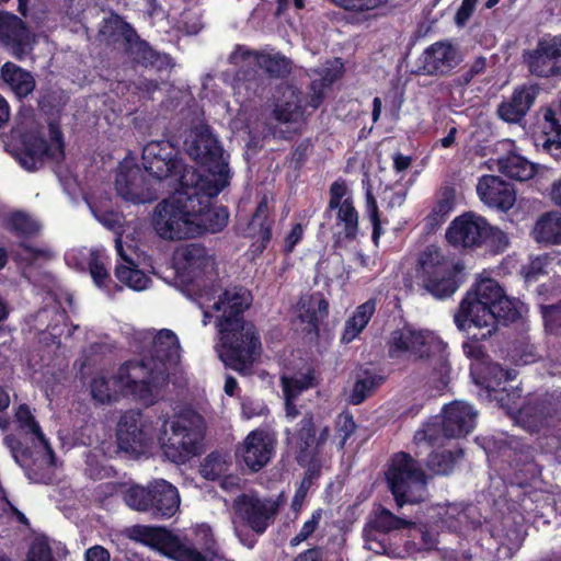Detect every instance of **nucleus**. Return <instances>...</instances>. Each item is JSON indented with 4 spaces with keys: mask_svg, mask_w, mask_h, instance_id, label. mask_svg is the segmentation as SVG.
Segmentation results:
<instances>
[{
    "mask_svg": "<svg viewBox=\"0 0 561 561\" xmlns=\"http://www.w3.org/2000/svg\"><path fill=\"white\" fill-rule=\"evenodd\" d=\"M115 190L124 201L134 204H145L153 198L149 183L138 165L119 164Z\"/></svg>",
    "mask_w": 561,
    "mask_h": 561,
    "instance_id": "obj_26",
    "label": "nucleus"
},
{
    "mask_svg": "<svg viewBox=\"0 0 561 561\" xmlns=\"http://www.w3.org/2000/svg\"><path fill=\"white\" fill-rule=\"evenodd\" d=\"M427 479L420 462L409 453L399 451L391 457L386 480L399 507L419 502L415 492L426 489Z\"/></svg>",
    "mask_w": 561,
    "mask_h": 561,
    "instance_id": "obj_13",
    "label": "nucleus"
},
{
    "mask_svg": "<svg viewBox=\"0 0 561 561\" xmlns=\"http://www.w3.org/2000/svg\"><path fill=\"white\" fill-rule=\"evenodd\" d=\"M26 561H55L51 548L45 538H36L31 543Z\"/></svg>",
    "mask_w": 561,
    "mask_h": 561,
    "instance_id": "obj_61",
    "label": "nucleus"
},
{
    "mask_svg": "<svg viewBox=\"0 0 561 561\" xmlns=\"http://www.w3.org/2000/svg\"><path fill=\"white\" fill-rule=\"evenodd\" d=\"M335 436L339 439L337 448L343 449L347 439L354 434L356 430V423L352 413L344 411L340 413L334 422Z\"/></svg>",
    "mask_w": 561,
    "mask_h": 561,
    "instance_id": "obj_56",
    "label": "nucleus"
},
{
    "mask_svg": "<svg viewBox=\"0 0 561 561\" xmlns=\"http://www.w3.org/2000/svg\"><path fill=\"white\" fill-rule=\"evenodd\" d=\"M180 342L176 334L170 329L160 330L153 339L150 350V358L144 357L149 367L167 371V364L174 363L179 358Z\"/></svg>",
    "mask_w": 561,
    "mask_h": 561,
    "instance_id": "obj_34",
    "label": "nucleus"
},
{
    "mask_svg": "<svg viewBox=\"0 0 561 561\" xmlns=\"http://www.w3.org/2000/svg\"><path fill=\"white\" fill-rule=\"evenodd\" d=\"M228 462L225 456L218 451L208 454L199 466L201 476L209 481H216L228 471Z\"/></svg>",
    "mask_w": 561,
    "mask_h": 561,
    "instance_id": "obj_52",
    "label": "nucleus"
},
{
    "mask_svg": "<svg viewBox=\"0 0 561 561\" xmlns=\"http://www.w3.org/2000/svg\"><path fill=\"white\" fill-rule=\"evenodd\" d=\"M274 225L275 218L271 214L267 198L264 196L257 203L245 228V237L252 241L248 253L253 260L260 257L271 243Z\"/></svg>",
    "mask_w": 561,
    "mask_h": 561,
    "instance_id": "obj_24",
    "label": "nucleus"
},
{
    "mask_svg": "<svg viewBox=\"0 0 561 561\" xmlns=\"http://www.w3.org/2000/svg\"><path fill=\"white\" fill-rule=\"evenodd\" d=\"M477 413L469 404L458 401L444 407L442 414L423 423L413 437L415 447L442 446L445 439L465 437L474 427Z\"/></svg>",
    "mask_w": 561,
    "mask_h": 561,
    "instance_id": "obj_8",
    "label": "nucleus"
},
{
    "mask_svg": "<svg viewBox=\"0 0 561 561\" xmlns=\"http://www.w3.org/2000/svg\"><path fill=\"white\" fill-rule=\"evenodd\" d=\"M486 68V59L482 56L477 57L469 67L463 70L456 79L458 85L466 87L479 75L483 73Z\"/></svg>",
    "mask_w": 561,
    "mask_h": 561,
    "instance_id": "obj_63",
    "label": "nucleus"
},
{
    "mask_svg": "<svg viewBox=\"0 0 561 561\" xmlns=\"http://www.w3.org/2000/svg\"><path fill=\"white\" fill-rule=\"evenodd\" d=\"M489 222L472 211L463 213L450 222L446 230V240L454 248L476 250L485 243Z\"/></svg>",
    "mask_w": 561,
    "mask_h": 561,
    "instance_id": "obj_21",
    "label": "nucleus"
},
{
    "mask_svg": "<svg viewBox=\"0 0 561 561\" xmlns=\"http://www.w3.org/2000/svg\"><path fill=\"white\" fill-rule=\"evenodd\" d=\"M336 225L343 226V238L348 242L357 239L359 232V215L354 205L352 196H347L343 201V205L335 208Z\"/></svg>",
    "mask_w": 561,
    "mask_h": 561,
    "instance_id": "obj_47",
    "label": "nucleus"
},
{
    "mask_svg": "<svg viewBox=\"0 0 561 561\" xmlns=\"http://www.w3.org/2000/svg\"><path fill=\"white\" fill-rule=\"evenodd\" d=\"M301 114V106L295 102L287 101L275 104L264 122L265 136L279 140H290L294 131L283 129L277 124L295 123Z\"/></svg>",
    "mask_w": 561,
    "mask_h": 561,
    "instance_id": "obj_33",
    "label": "nucleus"
},
{
    "mask_svg": "<svg viewBox=\"0 0 561 561\" xmlns=\"http://www.w3.org/2000/svg\"><path fill=\"white\" fill-rule=\"evenodd\" d=\"M151 438L150 424L140 410H127L121 415L116 428L117 446L121 451L131 458H138L146 453Z\"/></svg>",
    "mask_w": 561,
    "mask_h": 561,
    "instance_id": "obj_18",
    "label": "nucleus"
},
{
    "mask_svg": "<svg viewBox=\"0 0 561 561\" xmlns=\"http://www.w3.org/2000/svg\"><path fill=\"white\" fill-rule=\"evenodd\" d=\"M377 301L370 298L356 307L353 314L345 321L341 342L348 344L353 342L367 327L376 312Z\"/></svg>",
    "mask_w": 561,
    "mask_h": 561,
    "instance_id": "obj_39",
    "label": "nucleus"
},
{
    "mask_svg": "<svg viewBox=\"0 0 561 561\" xmlns=\"http://www.w3.org/2000/svg\"><path fill=\"white\" fill-rule=\"evenodd\" d=\"M273 449L270 436L264 431L254 430L248 434L243 445L237 449L236 456L240 459L243 468L251 472H257L270 462Z\"/></svg>",
    "mask_w": 561,
    "mask_h": 561,
    "instance_id": "obj_27",
    "label": "nucleus"
},
{
    "mask_svg": "<svg viewBox=\"0 0 561 561\" xmlns=\"http://www.w3.org/2000/svg\"><path fill=\"white\" fill-rule=\"evenodd\" d=\"M115 383L147 405L156 403L169 375L163 369L151 368L146 359L127 360L118 368Z\"/></svg>",
    "mask_w": 561,
    "mask_h": 561,
    "instance_id": "obj_14",
    "label": "nucleus"
},
{
    "mask_svg": "<svg viewBox=\"0 0 561 561\" xmlns=\"http://www.w3.org/2000/svg\"><path fill=\"white\" fill-rule=\"evenodd\" d=\"M560 412V402L551 396H545L529 401L520 409L519 414L529 428L539 432L553 425L559 420Z\"/></svg>",
    "mask_w": 561,
    "mask_h": 561,
    "instance_id": "obj_30",
    "label": "nucleus"
},
{
    "mask_svg": "<svg viewBox=\"0 0 561 561\" xmlns=\"http://www.w3.org/2000/svg\"><path fill=\"white\" fill-rule=\"evenodd\" d=\"M322 516V510L318 508L312 512L311 517L306 520L299 533L289 541L290 547H297L302 541H306L318 528Z\"/></svg>",
    "mask_w": 561,
    "mask_h": 561,
    "instance_id": "obj_60",
    "label": "nucleus"
},
{
    "mask_svg": "<svg viewBox=\"0 0 561 561\" xmlns=\"http://www.w3.org/2000/svg\"><path fill=\"white\" fill-rule=\"evenodd\" d=\"M206 425L195 411H184L163 422L159 437L165 457L185 465L205 451Z\"/></svg>",
    "mask_w": 561,
    "mask_h": 561,
    "instance_id": "obj_6",
    "label": "nucleus"
},
{
    "mask_svg": "<svg viewBox=\"0 0 561 561\" xmlns=\"http://www.w3.org/2000/svg\"><path fill=\"white\" fill-rule=\"evenodd\" d=\"M91 394L94 400L101 403H110L115 399V394L111 389L110 380L103 376L92 379Z\"/></svg>",
    "mask_w": 561,
    "mask_h": 561,
    "instance_id": "obj_62",
    "label": "nucleus"
},
{
    "mask_svg": "<svg viewBox=\"0 0 561 561\" xmlns=\"http://www.w3.org/2000/svg\"><path fill=\"white\" fill-rule=\"evenodd\" d=\"M124 501L131 510L156 519L174 516L181 502L176 486L164 479L153 480L147 486L131 485L126 490Z\"/></svg>",
    "mask_w": 561,
    "mask_h": 561,
    "instance_id": "obj_11",
    "label": "nucleus"
},
{
    "mask_svg": "<svg viewBox=\"0 0 561 561\" xmlns=\"http://www.w3.org/2000/svg\"><path fill=\"white\" fill-rule=\"evenodd\" d=\"M484 450L488 460L503 471L504 479L511 486H517L522 491V496L518 494L516 502L522 522L510 515L502 522V536L512 545L519 546L525 538L524 523L539 515L538 492L525 490L541 474V467L536 461L538 450L519 439H489Z\"/></svg>",
    "mask_w": 561,
    "mask_h": 561,
    "instance_id": "obj_2",
    "label": "nucleus"
},
{
    "mask_svg": "<svg viewBox=\"0 0 561 561\" xmlns=\"http://www.w3.org/2000/svg\"><path fill=\"white\" fill-rule=\"evenodd\" d=\"M307 229V224L295 222L290 230L285 233L282 244V253L286 256L294 253L296 247L301 243Z\"/></svg>",
    "mask_w": 561,
    "mask_h": 561,
    "instance_id": "obj_59",
    "label": "nucleus"
},
{
    "mask_svg": "<svg viewBox=\"0 0 561 561\" xmlns=\"http://www.w3.org/2000/svg\"><path fill=\"white\" fill-rule=\"evenodd\" d=\"M179 275L188 284L204 291L208 299L215 298L219 291L216 262L213 254L201 243H186L179 247L173 255Z\"/></svg>",
    "mask_w": 561,
    "mask_h": 561,
    "instance_id": "obj_10",
    "label": "nucleus"
},
{
    "mask_svg": "<svg viewBox=\"0 0 561 561\" xmlns=\"http://www.w3.org/2000/svg\"><path fill=\"white\" fill-rule=\"evenodd\" d=\"M115 249L121 259L115 266V277L134 290H144L150 282L149 277L138 267L135 261L125 253L122 237L115 239Z\"/></svg>",
    "mask_w": 561,
    "mask_h": 561,
    "instance_id": "obj_36",
    "label": "nucleus"
},
{
    "mask_svg": "<svg viewBox=\"0 0 561 561\" xmlns=\"http://www.w3.org/2000/svg\"><path fill=\"white\" fill-rule=\"evenodd\" d=\"M135 538L174 561H207L190 540L181 539L165 527L135 526Z\"/></svg>",
    "mask_w": 561,
    "mask_h": 561,
    "instance_id": "obj_15",
    "label": "nucleus"
},
{
    "mask_svg": "<svg viewBox=\"0 0 561 561\" xmlns=\"http://www.w3.org/2000/svg\"><path fill=\"white\" fill-rule=\"evenodd\" d=\"M99 33L107 44H121L123 48L135 36L136 30L121 15L113 13L103 20Z\"/></svg>",
    "mask_w": 561,
    "mask_h": 561,
    "instance_id": "obj_42",
    "label": "nucleus"
},
{
    "mask_svg": "<svg viewBox=\"0 0 561 561\" xmlns=\"http://www.w3.org/2000/svg\"><path fill=\"white\" fill-rule=\"evenodd\" d=\"M48 142L41 129H28L21 134V147L15 153L20 165L28 172L37 171L45 160L65 159L64 134L57 122H49Z\"/></svg>",
    "mask_w": 561,
    "mask_h": 561,
    "instance_id": "obj_12",
    "label": "nucleus"
},
{
    "mask_svg": "<svg viewBox=\"0 0 561 561\" xmlns=\"http://www.w3.org/2000/svg\"><path fill=\"white\" fill-rule=\"evenodd\" d=\"M15 420L22 431H24L26 434L34 435L37 440L42 443L51 455H54L53 449L50 448L38 422L35 420L27 404L23 403L19 405L15 412Z\"/></svg>",
    "mask_w": 561,
    "mask_h": 561,
    "instance_id": "obj_51",
    "label": "nucleus"
},
{
    "mask_svg": "<svg viewBox=\"0 0 561 561\" xmlns=\"http://www.w3.org/2000/svg\"><path fill=\"white\" fill-rule=\"evenodd\" d=\"M477 193L485 205L502 211L510 210L516 202L513 185L497 175H483L478 182Z\"/></svg>",
    "mask_w": 561,
    "mask_h": 561,
    "instance_id": "obj_29",
    "label": "nucleus"
},
{
    "mask_svg": "<svg viewBox=\"0 0 561 561\" xmlns=\"http://www.w3.org/2000/svg\"><path fill=\"white\" fill-rule=\"evenodd\" d=\"M529 72L539 78L561 75V35L543 36L534 49L524 53Z\"/></svg>",
    "mask_w": 561,
    "mask_h": 561,
    "instance_id": "obj_22",
    "label": "nucleus"
},
{
    "mask_svg": "<svg viewBox=\"0 0 561 561\" xmlns=\"http://www.w3.org/2000/svg\"><path fill=\"white\" fill-rule=\"evenodd\" d=\"M415 271L420 286L438 300L450 298L463 278V265L434 244L419 254Z\"/></svg>",
    "mask_w": 561,
    "mask_h": 561,
    "instance_id": "obj_7",
    "label": "nucleus"
},
{
    "mask_svg": "<svg viewBox=\"0 0 561 561\" xmlns=\"http://www.w3.org/2000/svg\"><path fill=\"white\" fill-rule=\"evenodd\" d=\"M462 61L461 53L450 39L427 46L416 60V73L431 77L449 76Z\"/></svg>",
    "mask_w": 561,
    "mask_h": 561,
    "instance_id": "obj_20",
    "label": "nucleus"
},
{
    "mask_svg": "<svg viewBox=\"0 0 561 561\" xmlns=\"http://www.w3.org/2000/svg\"><path fill=\"white\" fill-rule=\"evenodd\" d=\"M534 239L543 244H561V213L542 214L533 229Z\"/></svg>",
    "mask_w": 561,
    "mask_h": 561,
    "instance_id": "obj_44",
    "label": "nucleus"
},
{
    "mask_svg": "<svg viewBox=\"0 0 561 561\" xmlns=\"http://www.w3.org/2000/svg\"><path fill=\"white\" fill-rule=\"evenodd\" d=\"M0 44L18 60L34 48L35 37L27 23L12 12L0 10Z\"/></svg>",
    "mask_w": 561,
    "mask_h": 561,
    "instance_id": "obj_23",
    "label": "nucleus"
},
{
    "mask_svg": "<svg viewBox=\"0 0 561 561\" xmlns=\"http://www.w3.org/2000/svg\"><path fill=\"white\" fill-rule=\"evenodd\" d=\"M386 347L388 357L391 359L412 355L416 359L430 360L433 374L437 375L438 381L443 386L448 385L450 375L448 345L434 333L404 323L390 332Z\"/></svg>",
    "mask_w": 561,
    "mask_h": 561,
    "instance_id": "obj_5",
    "label": "nucleus"
},
{
    "mask_svg": "<svg viewBox=\"0 0 561 561\" xmlns=\"http://www.w3.org/2000/svg\"><path fill=\"white\" fill-rule=\"evenodd\" d=\"M287 446L300 467H322V448L317 440V427L312 413H307L296 424L293 433L287 431Z\"/></svg>",
    "mask_w": 561,
    "mask_h": 561,
    "instance_id": "obj_19",
    "label": "nucleus"
},
{
    "mask_svg": "<svg viewBox=\"0 0 561 561\" xmlns=\"http://www.w3.org/2000/svg\"><path fill=\"white\" fill-rule=\"evenodd\" d=\"M131 41L123 47L125 55L136 65L157 70L168 69L173 66L169 54L159 53L151 45L135 33Z\"/></svg>",
    "mask_w": 561,
    "mask_h": 561,
    "instance_id": "obj_31",
    "label": "nucleus"
},
{
    "mask_svg": "<svg viewBox=\"0 0 561 561\" xmlns=\"http://www.w3.org/2000/svg\"><path fill=\"white\" fill-rule=\"evenodd\" d=\"M105 259L106 257L101 252L93 251L90 254L88 263L91 277L100 288L107 287V284L111 280L110 273L105 265Z\"/></svg>",
    "mask_w": 561,
    "mask_h": 561,
    "instance_id": "obj_54",
    "label": "nucleus"
},
{
    "mask_svg": "<svg viewBox=\"0 0 561 561\" xmlns=\"http://www.w3.org/2000/svg\"><path fill=\"white\" fill-rule=\"evenodd\" d=\"M489 229L490 231L486 232L484 244H489L496 253L503 252L508 245L506 233L496 227H492L490 224Z\"/></svg>",
    "mask_w": 561,
    "mask_h": 561,
    "instance_id": "obj_64",
    "label": "nucleus"
},
{
    "mask_svg": "<svg viewBox=\"0 0 561 561\" xmlns=\"http://www.w3.org/2000/svg\"><path fill=\"white\" fill-rule=\"evenodd\" d=\"M541 312L546 331L561 335V300L556 305L542 306Z\"/></svg>",
    "mask_w": 561,
    "mask_h": 561,
    "instance_id": "obj_58",
    "label": "nucleus"
},
{
    "mask_svg": "<svg viewBox=\"0 0 561 561\" xmlns=\"http://www.w3.org/2000/svg\"><path fill=\"white\" fill-rule=\"evenodd\" d=\"M4 228L20 239H28L39 231V225L26 213L16 210L4 220Z\"/></svg>",
    "mask_w": 561,
    "mask_h": 561,
    "instance_id": "obj_49",
    "label": "nucleus"
},
{
    "mask_svg": "<svg viewBox=\"0 0 561 561\" xmlns=\"http://www.w3.org/2000/svg\"><path fill=\"white\" fill-rule=\"evenodd\" d=\"M305 468L306 471L304 473V478L293 499L291 506L294 510H298L301 506V503L305 500L308 491L313 485L314 481H317L321 476L322 467H319L318 465L306 466Z\"/></svg>",
    "mask_w": 561,
    "mask_h": 561,
    "instance_id": "obj_55",
    "label": "nucleus"
},
{
    "mask_svg": "<svg viewBox=\"0 0 561 561\" xmlns=\"http://www.w3.org/2000/svg\"><path fill=\"white\" fill-rule=\"evenodd\" d=\"M386 381V377L370 370H365L363 376L354 383L350 394V402L354 405L363 403L375 390Z\"/></svg>",
    "mask_w": 561,
    "mask_h": 561,
    "instance_id": "obj_48",
    "label": "nucleus"
},
{
    "mask_svg": "<svg viewBox=\"0 0 561 561\" xmlns=\"http://www.w3.org/2000/svg\"><path fill=\"white\" fill-rule=\"evenodd\" d=\"M329 316V302L317 293L311 295L307 300L302 301L298 318L304 327V332L307 335L316 337L320 334V323Z\"/></svg>",
    "mask_w": 561,
    "mask_h": 561,
    "instance_id": "obj_37",
    "label": "nucleus"
},
{
    "mask_svg": "<svg viewBox=\"0 0 561 561\" xmlns=\"http://www.w3.org/2000/svg\"><path fill=\"white\" fill-rule=\"evenodd\" d=\"M489 377L486 378L485 388L489 394L499 402L502 408H511L515 403L516 398H520L518 389L508 391L506 383L516 377L513 369H504L495 364L489 368Z\"/></svg>",
    "mask_w": 561,
    "mask_h": 561,
    "instance_id": "obj_35",
    "label": "nucleus"
},
{
    "mask_svg": "<svg viewBox=\"0 0 561 561\" xmlns=\"http://www.w3.org/2000/svg\"><path fill=\"white\" fill-rule=\"evenodd\" d=\"M187 154L198 164V169L187 167L181 181L193 184H208L210 194H219L229 185L230 171L224 159V148L207 125L195 127L186 140Z\"/></svg>",
    "mask_w": 561,
    "mask_h": 561,
    "instance_id": "obj_4",
    "label": "nucleus"
},
{
    "mask_svg": "<svg viewBox=\"0 0 561 561\" xmlns=\"http://www.w3.org/2000/svg\"><path fill=\"white\" fill-rule=\"evenodd\" d=\"M208 184H193L196 196L192 203L191 218H192V238L203 236L205 233H217L222 231L229 220V211L225 206H213V198L218 194H210L207 188Z\"/></svg>",
    "mask_w": 561,
    "mask_h": 561,
    "instance_id": "obj_17",
    "label": "nucleus"
},
{
    "mask_svg": "<svg viewBox=\"0 0 561 561\" xmlns=\"http://www.w3.org/2000/svg\"><path fill=\"white\" fill-rule=\"evenodd\" d=\"M232 87L242 104L251 103L264 95L267 78L257 68L247 66L236 72Z\"/></svg>",
    "mask_w": 561,
    "mask_h": 561,
    "instance_id": "obj_32",
    "label": "nucleus"
},
{
    "mask_svg": "<svg viewBox=\"0 0 561 561\" xmlns=\"http://www.w3.org/2000/svg\"><path fill=\"white\" fill-rule=\"evenodd\" d=\"M251 301L248 289L234 286L219 294L213 305L215 311H222L217 321L221 342L220 359L227 367L239 373L252 367L262 346L255 325L243 318Z\"/></svg>",
    "mask_w": 561,
    "mask_h": 561,
    "instance_id": "obj_3",
    "label": "nucleus"
},
{
    "mask_svg": "<svg viewBox=\"0 0 561 561\" xmlns=\"http://www.w3.org/2000/svg\"><path fill=\"white\" fill-rule=\"evenodd\" d=\"M431 447V451L426 458V467L430 471L437 476H448L450 474L457 461L463 457V451L461 448L456 449H444V448H435ZM423 449H430V447H416L415 455L421 456L423 454Z\"/></svg>",
    "mask_w": 561,
    "mask_h": 561,
    "instance_id": "obj_38",
    "label": "nucleus"
},
{
    "mask_svg": "<svg viewBox=\"0 0 561 561\" xmlns=\"http://www.w3.org/2000/svg\"><path fill=\"white\" fill-rule=\"evenodd\" d=\"M520 305L491 278L479 282L469 290L454 316L456 327L467 336L462 343L465 355L476 360L484 359L486 350L481 342L491 337L500 324L516 322L520 318Z\"/></svg>",
    "mask_w": 561,
    "mask_h": 561,
    "instance_id": "obj_1",
    "label": "nucleus"
},
{
    "mask_svg": "<svg viewBox=\"0 0 561 561\" xmlns=\"http://www.w3.org/2000/svg\"><path fill=\"white\" fill-rule=\"evenodd\" d=\"M409 529L408 545L416 551H431L436 549L437 537L424 524H415L410 522L407 527Z\"/></svg>",
    "mask_w": 561,
    "mask_h": 561,
    "instance_id": "obj_50",
    "label": "nucleus"
},
{
    "mask_svg": "<svg viewBox=\"0 0 561 561\" xmlns=\"http://www.w3.org/2000/svg\"><path fill=\"white\" fill-rule=\"evenodd\" d=\"M1 77L19 99L26 98L35 89L33 75L11 61L1 67Z\"/></svg>",
    "mask_w": 561,
    "mask_h": 561,
    "instance_id": "obj_40",
    "label": "nucleus"
},
{
    "mask_svg": "<svg viewBox=\"0 0 561 561\" xmlns=\"http://www.w3.org/2000/svg\"><path fill=\"white\" fill-rule=\"evenodd\" d=\"M409 524V520L394 515L388 508L380 507L365 526L364 537L366 541L376 540V533L388 534L392 530L404 529Z\"/></svg>",
    "mask_w": 561,
    "mask_h": 561,
    "instance_id": "obj_41",
    "label": "nucleus"
},
{
    "mask_svg": "<svg viewBox=\"0 0 561 561\" xmlns=\"http://www.w3.org/2000/svg\"><path fill=\"white\" fill-rule=\"evenodd\" d=\"M245 55L254 57L257 69L264 70L268 78L284 79L291 72V60L279 53L248 50Z\"/></svg>",
    "mask_w": 561,
    "mask_h": 561,
    "instance_id": "obj_43",
    "label": "nucleus"
},
{
    "mask_svg": "<svg viewBox=\"0 0 561 561\" xmlns=\"http://www.w3.org/2000/svg\"><path fill=\"white\" fill-rule=\"evenodd\" d=\"M539 93L535 84H522L513 90L510 98L504 99L496 108L500 119L510 124L520 123L530 111Z\"/></svg>",
    "mask_w": 561,
    "mask_h": 561,
    "instance_id": "obj_28",
    "label": "nucleus"
},
{
    "mask_svg": "<svg viewBox=\"0 0 561 561\" xmlns=\"http://www.w3.org/2000/svg\"><path fill=\"white\" fill-rule=\"evenodd\" d=\"M234 511L245 526L262 535L273 522L277 506L257 496L241 494L234 502Z\"/></svg>",
    "mask_w": 561,
    "mask_h": 561,
    "instance_id": "obj_25",
    "label": "nucleus"
},
{
    "mask_svg": "<svg viewBox=\"0 0 561 561\" xmlns=\"http://www.w3.org/2000/svg\"><path fill=\"white\" fill-rule=\"evenodd\" d=\"M365 214L368 216L373 226L371 240L374 244L378 247L379 239L383 234V229L377 199L370 186H368L365 192Z\"/></svg>",
    "mask_w": 561,
    "mask_h": 561,
    "instance_id": "obj_53",
    "label": "nucleus"
},
{
    "mask_svg": "<svg viewBox=\"0 0 561 561\" xmlns=\"http://www.w3.org/2000/svg\"><path fill=\"white\" fill-rule=\"evenodd\" d=\"M499 169L507 178L519 182L531 179L536 173V167L533 162L514 152L499 159Z\"/></svg>",
    "mask_w": 561,
    "mask_h": 561,
    "instance_id": "obj_46",
    "label": "nucleus"
},
{
    "mask_svg": "<svg viewBox=\"0 0 561 561\" xmlns=\"http://www.w3.org/2000/svg\"><path fill=\"white\" fill-rule=\"evenodd\" d=\"M142 164L152 178L162 181L172 179L181 186V176L186 164L179 148L170 140H151L142 148Z\"/></svg>",
    "mask_w": 561,
    "mask_h": 561,
    "instance_id": "obj_16",
    "label": "nucleus"
},
{
    "mask_svg": "<svg viewBox=\"0 0 561 561\" xmlns=\"http://www.w3.org/2000/svg\"><path fill=\"white\" fill-rule=\"evenodd\" d=\"M195 188L181 181L176 192L157 204L152 216V227L157 234L165 240H182L192 238V203Z\"/></svg>",
    "mask_w": 561,
    "mask_h": 561,
    "instance_id": "obj_9",
    "label": "nucleus"
},
{
    "mask_svg": "<svg viewBox=\"0 0 561 561\" xmlns=\"http://www.w3.org/2000/svg\"><path fill=\"white\" fill-rule=\"evenodd\" d=\"M543 118L542 149L554 160L561 161V124L552 108H548L545 112Z\"/></svg>",
    "mask_w": 561,
    "mask_h": 561,
    "instance_id": "obj_45",
    "label": "nucleus"
},
{
    "mask_svg": "<svg viewBox=\"0 0 561 561\" xmlns=\"http://www.w3.org/2000/svg\"><path fill=\"white\" fill-rule=\"evenodd\" d=\"M316 73L321 78L324 84L331 88L336 81L343 78L345 66L342 58L334 57L329 59L323 68L316 70Z\"/></svg>",
    "mask_w": 561,
    "mask_h": 561,
    "instance_id": "obj_57",
    "label": "nucleus"
}]
</instances>
